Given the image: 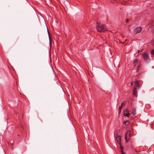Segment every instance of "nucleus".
<instances>
[{"instance_id":"nucleus-8","label":"nucleus","mask_w":154,"mask_h":154,"mask_svg":"<svg viewBox=\"0 0 154 154\" xmlns=\"http://www.w3.org/2000/svg\"><path fill=\"white\" fill-rule=\"evenodd\" d=\"M116 139L118 143L119 144H120L121 140V137L120 135H118V134L116 135Z\"/></svg>"},{"instance_id":"nucleus-24","label":"nucleus","mask_w":154,"mask_h":154,"mask_svg":"<svg viewBox=\"0 0 154 154\" xmlns=\"http://www.w3.org/2000/svg\"><path fill=\"white\" fill-rule=\"evenodd\" d=\"M11 142H13V141H12Z\"/></svg>"},{"instance_id":"nucleus-15","label":"nucleus","mask_w":154,"mask_h":154,"mask_svg":"<svg viewBox=\"0 0 154 154\" xmlns=\"http://www.w3.org/2000/svg\"><path fill=\"white\" fill-rule=\"evenodd\" d=\"M125 104H126V102H124L122 103L121 104V106H124L125 105Z\"/></svg>"},{"instance_id":"nucleus-16","label":"nucleus","mask_w":154,"mask_h":154,"mask_svg":"<svg viewBox=\"0 0 154 154\" xmlns=\"http://www.w3.org/2000/svg\"><path fill=\"white\" fill-rule=\"evenodd\" d=\"M151 54L153 55H154V50L153 49V50H152L151 51Z\"/></svg>"},{"instance_id":"nucleus-20","label":"nucleus","mask_w":154,"mask_h":154,"mask_svg":"<svg viewBox=\"0 0 154 154\" xmlns=\"http://www.w3.org/2000/svg\"><path fill=\"white\" fill-rule=\"evenodd\" d=\"M152 45H154V42H153L152 43Z\"/></svg>"},{"instance_id":"nucleus-22","label":"nucleus","mask_w":154,"mask_h":154,"mask_svg":"<svg viewBox=\"0 0 154 154\" xmlns=\"http://www.w3.org/2000/svg\"><path fill=\"white\" fill-rule=\"evenodd\" d=\"M132 85H133V84H132V82H131V86H132Z\"/></svg>"},{"instance_id":"nucleus-14","label":"nucleus","mask_w":154,"mask_h":154,"mask_svg":"<svg viewBox=\"0 0 154 154\" xmlns=\"http://www.w3.org/2000/svg\"><path fill=\"white\" fill-rule=\"evenodd\" d=\"M120 148L121 149V153H122V152H123V147H122V146L121 145L120 147Z\"/></svg>"},{"instance_id":"nucleus-4","label":"nucleus","mask_w":154,"mask_h":154,"mask_svg":"<svg viewBox=\"0 0 154 154\" xmlns=\"http://www.w3.org/2000/svg\"><path fill=\"white\" fill-rule=\"evenodd\" d=\"M141 31V28L140 27H138L135 28L134 31V34H137Z\"/></svg>"},{"instance_id":"nucleus-9","label":"nucleus","mask_w":154,"mask_h":154,"mask_svg":"<svg viewBox=\"0 0 154 154\" xmlns=\"http://www.w3.org/2000/svg\"><path fill=\"white\" fill-rule=\"evenodd\" d=\"M128 134L127 133L125 136V140L126 142H128L129 140V137L130 136V134H128V138L127 137H128Z\"/></svg>"},{"instance_id":"nucleus-19","label":"nucleus","mask_w":154,"mask_h":154,"mask_svg":"<svg viewBox=\"0 0 154 154\" xmlns=\"http://www.w3.org/2000/svg\"><path fill=\"white\" fill-rule=\"evenodd\" d=\"M121 110H119V113H120V112H121Z\"/></svg>"},{"instance_id":"nucleus-2","label":"nucleus","mask_w":154,"mask_h":154,"mask_svg":"<svg viewBox=\"0 0 154 154\" xmlns=\"http://www.w3.org/2000/svg\"><path fill=\"white\" fill-rule=\"evenodd\" d=\"M142 55L146 62L148 63L150 62V58L147 53L145 52L143 53L142 54Z\"/></svg>"},{"instance_id":"nucleus-1","label":"nucleus","mask_w":154,"mask_h":154,"mask_svg":"<svg viewBox=\"0 0 154 154\" xmlns=\"http://www.w3.org/2000/svg\"><path fill=\"white\" fill-rule=\"evenodd\" d=\"M96 29L99 32H105L107 30L106 26L103 24H98L96 26Z\"/></svg>"},{"instance_id":"nucleus-13","label":"nucleus","mask_w":154,"mask_h":154,"mask_svg":"<svg viewBox=\"0 0 154 154\" xmlns=\"http://www.w3.org/2000/svg\"><path fill=\"white\" fill-rule=\"evenodd\" d=\"M129 121L128 120L124 122H123L124 124L126 125H128L129 124Z\"/></svg>"},{"instance_id":"nucleus-21","label":"nucleus","mask_w":154,"mask_h":154,"mask_svg":"<svg viewBox=\"0 0 154 154\" xmlns=\"http://www.w3.org/2000/svg\"><path fill=\"white\" fill-rule=\"evenodd\" d=\"M122 154H125V153H124V152H122Z\"/></svg>"},{"instance_id":"nucleus-18","label":"nucleus","mask_w":154,"mask_h":154,"mask_svg":"<svg viewBox=\"0 0 154 154\" xmlns=\"http://www.w3.org/2000/svg\"><path fill=\"white\" fill-rule=\"evenodd\" d=\"M129 19H127L126 20V23H128V21H129Z\"/></svg>"},{"instance_id":"nucleus-12","label":"nucleus","mask_w":154,"mask_h":154,"mask_svg":"<svg viewBox=\"0 0 154 154\" xmlns=\"http://www.w3.org/2000/svg\"><path fill=\"white\" fill-rule=\"evenodd\" d=\"M149 24L154 26V20H150L149 22Z\"/></svg>"},{"instance_id":"nucleus-23","label":"nucleus","mask_w":154,"mask_h":154,"mask_svg":"<svg viewBox=\"0 0 154 154\" xmlns=\"http://www.w3.org/2000/svg\"><path fill=\"white\" fill-rule=\"evenodd\" d=\"M114 136H115V133H114Z\"/></svg>"},{"instance_id":"nucleus-6","label":"nucleus","mask_w":154,"mask_h":154,"mask_svg":"<svg viewBox=\"0 0 154 154\" xmlns=\"http://www.w3.org/2000/svg\"><path fill=\"white\" fill-rule=\"evenodd\" d=\"M123 115L124 116H126L128 117L130 115V113L129 112L128 109H125L123 112Z\"/></svg>"},{"instance_id":"nucleus-11","label":"nucleus","mask_w":154,"mask_h":154,"mask_svg":"<svg viewBox=\"0 0 154 154\" xmlns=\"http://www.w3.org/2000/svg\"><path fill=\"white\" fill-rule=\"evenodd\" d=\"M47 30H48V35H49V42H50V46H51V44H52V41H51V37L50 35H49V33L48 28H47Z\"/></svg>"},{"instance_id":"nucleus-10","label":"nucleus","mask_w":154,"mask_h":154,"mask_svg":"<svg viewBox=\"0 0 154 154\" xmlns=\"http://www.w3.org/2000/svg\"><path fill=\"white\" fill-rule=\"evenodd\" d=\"M132 113L134 116H136L137 114L136 113V109L135 108H133Z\"/></svg>"},{"instance_id":"nucleus-3","label":"nucleus","mask_w":154,"mask_h":154,"mask_svg":"<svg viewBox=\"0 0 154 154\" xmlns=\"http://www.w3.org/2000/svg\"><path fill=\"white\" fill-rule=\"evenodd\" d=\"M134 66H136L137 65H138L136 69V72H138L139 68L140 67V63H138V60L137 59H135L133 61Z\"/></svg>"},{"instance_id":"nucleus-17","label":"nucleus","mask_w":154,"mask_h":154,"mask_svg":"<svg viewBox=\"0 0 154 154\" xmlns=\"http://www.w3.org/2000/svg\"><path fill=\"white\" fill-rule=\"evenodd\" d=\"M122 106H120L119 107V110H121L122 109Z\"/></svg>"},{"instance_id":"nucleus-7","label":"nucleus","mask_w":154,"mask_h":154,"mask_svg":"<svg viewBox=\"0 0 154 154\" xmlns=\"http://www.w3.org/2000/svg\"><path fill=\"white\" fill-rule=\"evenodd\" d=\"M134 85V86H136V87L139 88L140 87V85L139 83V81L137 79H135L133 82Z\"/></svg>"},{"instance_id":"nucleus-5","label":"nucleus","mask_w":154,"mask_h":154,"mask_svg":"<svg viewBox=\"0 0 154 154\" xmlns=\"http://www.w3.org/2000/svg\"><path fill=\"white\" fill-rule=\"evenodd\" d=\"M133 93L135 97H137V89L134 86L133 88Z\"/></svg>"}]
</instances>
